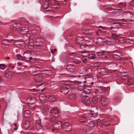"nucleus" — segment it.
Instances as JSON below:
<instances>
[{
    "label": "nucleus",
    "mask_w": 134,
    "mask_h": 134,
    "mask_svg": "<svg viewBox=\"0 0 134 134\" xmlns=\"http://www.w3.org/2000/svg\"><path fill=\"white\" fill-rule=\"evenodd\" d=\"M71 85L70 84H63L60 87V92L65 94L68 93L71 89L70 87Z\"/></svg>",
    "instance_id": "obj_1"
},
{
    "label": "nucleus",
    "mask_w": 134,
    "mask_h": 134,
    "mask_svg": "<svg viewBox=\"0 0 134 134\" xmlns=\"http://www.w3.org/2000/svg\"><path fill=\"white\" fill-rule=\"evenodd\" d=\"M80 98L81 99L82 102L85 105H90L91 103L90 97L82 94L81 95Z\"/></svg>",
    "instance_id": "obj_2"
},
{
    "label": "nucleus",
    "mask_w": 134,
    "mask_h": 134,
    "mask_svg": "<svg viewBox=\"0 0 134 134\" xmlns=\"http://www.w3.org/2000/svg\"><path fill=\"white\" fill-rule=\"evenodd\" d=\"M15 44L17 45L16 46L19 48H24L26 45V44L23 41H18L15 42L14 43Z\"/></svg>",
    "instance_id": "obj_3"
},
{
    "label": "nucleus",
    "mask_w": 134,
    "mask_h": 134,
    "mask_svg": "<svg viewBox=\"0 0 134 134\" xmlns=\"http://www.w3.org/2000/svg\"><path fill=\"white\" fill-rule=\"evenodd\" d=\"M62 128L65 131H70L71 130V126L68 123H65L62 125Z\"/></svg>",
    "instance_id": "obj_4"
},
{
    "label": "nucleus",
    "mask_w": 134,
    "mask_h": 134,
    "mask_svg": "<svg viewBox=\"0 0 134 134\" xmlns=\"http://www.w3.org/2000/svg\"><path fill=\"white\" fill-rule=\"evenodd\" d=\"M42 75L41 73L37 74L34 77V79L35 81L38 83L41 82L43 79Z\"/></svg>",
    "instance_id": "obj_5"
},
{
    "label": "nucleus",
    "mask_w": 134,
    "mask_h": 134,
    "mask_svg": "<svg viewBox=\"0 0 134 134\" xmlns=\"http://www.w3.org/2000/svg\"><path fill=\"white\" fill-rule=\"evenodd\" d=\"M59 113V110L57 107L52 108L51 109L50 113L53 116H55L54 115H55L56 117H57L58 116Z\"/></svg>",
    "instance_id": "obj_6"
},
{
    "label": "nucleus",
    "mask_w": 134,
    "mask_h": 134,
    "mask_svg": "<svg viewBox=\"0 0 134 134\" xmlns=\"http://www.w3.org/2000/svg\"><path fill=\"white\" fill-rule=\"evenodd\" d=\"M76 69L75 66L74 65H69L66 67V70L69 72H73Z\"/></svg>",
    "instance_id": "obj_7"
},
{
    "label": "nucleus",
    "mask_w": 134,
    "mask_h": 134,
    "mask_svg": "<svg viewBox=\"0 0 134 134\" xmlns=\"http://www.w3.org/2000/svg\"><path fill=\"white\" fill-rule=\"evenodd\" d=\"M101 103L102 105L105 108L107 106L108 101L107 99L103 96H101L100 97Z\"/></svg>",
    "instance_id": "obj_8"
},
{
    "label": "nucleus",
    "mask_w": 134,
    "mask_h": 134,
    "mask_svg": "<svg viewBox=\"0 0 134 134\" xmlns=\"http://www.w3.org/2000/svg\"><path fill=\"white\" fill-rule=\"evenodd\" d=\"M98 31L101 33L100 34L101 35V37H100L104 41V42H105L108 37L106 36V31H104L100 29L98 30Z\"/></svg>",
    "instance_id": "obj_9"
},
{
    "label": "nucleus",
    "mask_w": 134,
    "mask_h": 134,
    "mask_svg": "<svg viewBox=\"0 0 134 134\" xmlns=\"http://www.w3.org/2000/svg\"><path fill=\"white\" fill-rule=\"evenodd\" d=\"M115 51H111V55L112 58L115 59L119 60L120 59L121 57L119 55L116 54Z\"/></svg>",
    "instance_id": "obj_10"
},
{
    "label": "nucleus",
    "mask_w": 134,
    "mask_h": 134,
    "mask_svg": "<svg viewBox=\"0 0 134 134\" xmlns=\"http://www.w3.org/2000/svg\"><path fill=\"white\" fill-rule=\"evenodd\" d=\"M124 15L126 18L128 19L132 18L133 16L132 13L130 12H124Z\"/></svg>",
    "instance_id": "obj_11"
},
{
    "label": "nucleus",
    "mask_w": 134,
    "mask_h": 134,
    "mask_svg": "<svg viewBox=\"0 0 134 134\" xmlns=\"http://www.w3.org/2000/svg\"><path fill=\"white\" fill-rule=\"evenodd\" d=\"M50 5L51 7L53 8H57L59 6V3L55 0H52L50 2Z\"/></svg>",
    "instance_id": "obj_12"
},
{
    "label": "nucleus",
    "mask_w": 134,
    "mask_h": 134,
    "mask_svg": "<svg viewBox=\"0 0 134 134\" xmlns=\"http://www.w3.org/2000/svg\"><path fill=\"white\" fill-rule=\"evenodd\" d=\"M114 40L111 37L108 38V37L105 42L108 44L112 45L114 43Z\"/></svg>",
    "instance_id": "obj_13"
},
{
    "label": "nucleus",
    "mask_w": 134,
    "mask_h": 134,
    "mask_svg": "<svg viewBox=\"0 0 134 134\" xmlns=\"http://www.w3.org/2000/svg\"><path fill=\"white\" fill-rule=\"evenodd\" d=\"M103 92L102 89L100 87H98L94 90L93 91V92L96 94V96H99L98 94L102 93Z\"/></svg>",
    "instance_id": "obj_14"
},
{
    "label": "nucleus",
    "mask_w": 134,
    "mask_h": 134,
    "mask_svg": "<svg viewBox=\"0 0 134 134\" xmlns=\"http://www.w3.org/2000/svg\"><path fill=\"white\" fill-rule=\"evenodd\" d=\"M83 42V38L82 37H80L79 36L77 37L76 43L77 44H81Z\"/></svg>",
    "instance_id": "obj_15"
},
{
    "label": "nucleus",
    "mask_w": 134,
    "mask_h": 134,
    "mask_svg": "<svg viewBox=\"0 0 134 134\" xmlns=\"http://www.w3.org/2000/svg\"><path fill=\"white\" fill-rule=\"evenodd\" d=\"M62 125L60 121H58L53 125V126L55 127L57 129H60L62 127Z\"/></svg>",
    "instance_id": "obj_16"
},
{
    "label": "nucleus",
    "mask_w": 134,
    "mask_h": 134,
    "mask_svg": "<svg viewBox=\"0 0 134 134\" xmlns=\"http://www.w3.org/2000/svg\"><path fill=\"white\" fill-rule=\"evenodd\" d=\"M27 101L29 102L28 103L31 105H33L36 102V99L34 97L28 98L27 99Z\"/></svg>",
    "instance_id": "obj_17"
},
{
    "label": "nucleus",
    "mask_w": 134,
    "mask_h": 134,
    "mask_svg": "<svg viewBox=\"0 0 134 134\" xmlns=\"http://www.w3.org/2000/svg\"><path fill=\"white\" fill-rule=\"evenodd\" d=\"M92 90L91 87H88L86 85L85 88H84L83 92L85 94H88L91 92V91Z\"/></svg>",
    "instance_id": "obj_18"
},
{
    "label": "nucleus",
    "mask_w": 134,
    "mask_h": 134,
    "mask_svg": "<svg viewBox=\"0 0 134 134\" xmlns=\"http://www.w3.org/2000/svg\"><path fill=\"white\" fill-rule=\"evenodd\" d=\"M22 25L20 23H16L13 25V29L15 31H18Z\"/></svg>",
    "instance_id": "obj_19"
},
{
    "label": "nucleus",
    "mask_w": 134,
    "mask_h": 134,
    "mask_svg": "<svg viewBox=\"0 0 134 134\" xmlns=\"http://www.w3.org/2000/svg\"><path fill=\"white\" fill-rule=\"evenodd\" d=\"M28 47L29 49H34V44L33 42V40L32 39H29V41Z\"/></svg>",
    "instance_id": "obj_20"
},
{
    "label": "nucleus",
    "mask_w": 134,
    "mask_h": 134,
    "mask_svg": "<svg viewBox=\"0 0 134 134\" xmlns=\"http://www.w3.org/2000/svg\"><path fill=\"white\" fill-rule=\"evenodd\" d=\"M86 85H84L83 84L80 83L78 85L77 89L79 91H84V88L85 87Z\"/></svg>",
    "instance_id": "obj_21"
},
{
    "label": "nucleus",
    "mask_w": 134,
    "mask_h": 134,
    "mask_svg": "<svg viewBox=\"0 0 134 134\" xmlns=\"http://www.w3.org/2000/svg\"><path fill=\"white\" fill-rule=\"evenodd\" d=\"M29 31V29L27 27H23L20 30V32L22 34H26Z\"/></svg>",
    "instance_id": "obj_22"
},
{
    "label": "nucleus",
    "mask_w": 134,
    "mask_h": 134,
    "mask_svg": "<svg viewBox=\"0 0 134 134\" xmlns=\"http://www.w3.org/2000/svg\"><path fill=\"white\" fill-rule=\"evenodd\" d=\"M86 120V118L84 116L81 115L79 118V121L81 123L85 122Z\"/></svg>",
    "instance_id": "obj_23"
},
{
    "label": "nucleus",
    "mask_w": 134,
    "mask_h": 134,
    "mask_svg": "<svg viewBox=\"0 0 134 134\" xmlns=\"http://www.w3.org/2000/svg\"><path fill=\"white\" fill-rule=\"evenodd\" d=\"M49 108V106H46L44 105L41 107V109L43 110V112H44L46 114V113L47 112V110H48Z\"/></svg>",
    "instance_id": "obj_24"
},
{
    "label": "nucleus",
    "mask_w": 134,
    "mask_h": 134,
    "mask_svg": "<svg viewBox=\"0 0 134 134\" xmlns=\"http://www.w3.org/2000/svg\"><path fill=\"white\" fill-rule=\"evenodd\" d=\"M118 43L121 45H124L125 44V39L124 37H122L119 38Z\"/></svg>",
    "instance_id": "obj_25"
},
{
    "label": "nucleus",
    "mask_w": 134,
    "mask_h": 134,
    "mask_svg": "<svg viewBox=\"0 0 134 134\" xmlns=\"http://www.w3.org/2000/svg\"><path fill=\"white\" fill-rule=\"evenodd\" d=\"M48 99L49 101L50 102H54L57 99L56 97L53 95L49 96Z\"/></svg>",
    "instance_id": "obj_26"
},
{
    "label": "nucleus",
    "mask_w": 134,
    "mask_h": 134,
    "mask_svg": "<svg viewBox=\"0 0 134 134\" xmlns=\"http://www.w3.org/2000/svg\"><path fill=\"white\" fill-rule=\"evenodd\" d=\"M125 43L129 44H133L134 43V40L130 38L125 39Z\"/></svg>",
    "instance_id": "obj_27"
},
{
    "label": "nucleus",
    "mask_w": 134,
    "mask_h": 134,
    "mask_svg": "<svg viewBox=\"0 0 134 134\" xmlns=\"http://www.w3.org/2000/svg\"><path fill=\"white\" fill-rule=\"evenodd\" d=\"M102 124L104 125L105 126H108L110 124V122L108 121L107 120H105L104 119L102 120Z\"/></svg>",
    "instance_id": "obj_28"
},
{
    "label": "nucleus",
    "mask_w": 134,
    "mask_h": 134,
    "mask_svg": "<svg viewBox=\"0 0 134 134\" xmlns=\"http://www.w3.org/2000/svg\"><path fill=\"white\" fill-rule=\"evenodd\" d=\"M110 55H111V51L110 52L105 51L103 56L104 57L105 59H107L110 57Z\"/></svg>",
    "instance_id": "obj_29"
},
{
    "label": "nucleus",
    "mask_w": 134,
    "mask_h": 134,
    "mask_svg": "<svg viewBox=\"0 0 134 134\" xmlns=\"http://www.w3.org/2000/svg\"><path fill=\"white\" fill-rule=\"evenodd\" d=\"M95 124L94 121H91L89 122L88 124V126L90 128V129H92L95 126Z\"/></svg>",
    "instance_id": "obj_30"
},
{
    "label": "nucleus",
    "mask_w": 134,
    "mask_h": 134,
    "mask_svg": "<svg viewBox=\"0 0 134 134\" xmlns=\"http://www.w3.org/2000/svg\"><path fill=\"white\" fill-rule=\"evenodd\" d=\"M30 125V122L27 120L26 121L24 125V128L26 130L28 129Z\"/></svg>",
    "instance_id": "obj_31"
},
{
    "label": "nucleus",
    "mask_w": 134,
    "mask_h": 134,
    "mask_svg": "<svg viewBox=\"0 0 134 134\" xmlns=\"http://www.w3.org/2000/svg\"><path fill=\"white\" fill-rule=\"evenodd\" d=\"M35 125L37 130L42 128V126L41 125V123L40 121H38V122L36 123Z\"/></svg>",
    "instance_id": "obj_32"
},
{
    "label": "nucleus",
    "mask_w": 134,
    "mask_h": 134,
    "mask_svg": "<svg viewBox=\"0 0 134 134\" xmlns=\"http://www.w3.org/2000/svg\"><path fill=\"white\" fill-rule=\"evenodd\" d=\"M94 39L93 38H88V40H86V43L88 44V45H91L92 44L93 42Z\"/></svg>",
    "instance_id": "obj_33"
},
{
    "label": "nucleus",
    "mask_w": 134,
    "mask_h": 134,
    "mask_svg": "<svg viewBox=\"0 0 134 134\" xmlns=\"http://www.w3.org/2000/svg\"><path fill=\"white\" fill-rule=\"evenodd\" d=\"M31 68L32 69V70L34 71H36L39 70H40V68L37 66L33 65L31 66Z\"/></svg>",
    "instance_id": "obj_34"
},
{
    "label": "nucleus",
    "mask_w": 134,
    "mask_h": 134,
    "mask_svg": "<svg viewBox=\"0 0 134 134\" xmlns=\"http://www.w3.org/2000/svg\"><path fill=\"white\" fill-rule=\"evenodd\" d=\"M97 116V114L94 113V112L93 111L91 113H89L88 114V116L89 117H93L94 118H95Z\"/></svg>",
    "instance_id": "obj_35"
},
{
    "label": "nucleus",
    "mask_w": 134,
    "mask_h": 134,
    "mask_svg": "<svg viewBox=\"0 0 134 134\" xmlns=\"http://www.w3.org/2000/svg\"><path fill=\"white\" fill-rule=\"evenodd\" d=\"M51 73V71L49 70H46L43 71V72L41 73L42 74H45L48 75Z\"/></svg>",
    "instance_id": "obj_36"
},
{
    "label": "nucleus",
    "mask_w": 134,
    "mask_h": 134,
    "mask_svg": "<svg viewBox=\"0 0 134 134\" xmlns=\"http://www.w3.org/2000/svg\"><path fill=\"white\" fill-rule=\"evenodd\" d=\"M24 116L26 118L30 117V111L29 110L25 111L24 113Z\"/></svg>",
    "instance_id": "obj_37"
},
{
    "label": "nucleus",
    "mask_w": 134,
    "mask_h": 134,
    "mask_svg": "<svg viewBox=\"0 0 134 134\" xmlns=\"http://www.w3.org/2000/svg\"><path fill=\"white\" fill-rule=\"evenodd\" d=\"M127 84L128 85L134 84V80L133 79H129L127 81Z\"/></svg>",
    "instance_id": "obj_38"
},
{
    "label": "nucleus",
    "mask_w": 134,
    "mask_h": 134,
    "mask_svg": "<svg viewBox=\"0 0 134 134\" xmlns=\"http://www.w3.org/2000/svg\"><path fill=\"white\" fill-rule=\"evenodd\" d=\"M49 0H48L46 1V2L44 3L43 5V8L45 9H47L48 7L49 6V3L48 2V1Z\"/></svg>",
    "instance_id": "obj_39"
},
{
    "label": "nucleus",
    "mask_w": 134,
    "mask_h": 134,
    "mask_svg": "<svg viewBox=\"0 0 134 134\" xmlns=\"http://www.w3.org/2000/svg\"><path fill=\"white\" fill-rule=\"evenodd\" d=\"M122 24H123V23L119 22H116L113 23L112 24V25L113 27H118L119 26H121L122 25Z\"/></svg>",
    "instance_id": "obj_40"
},
{
    "label": "nucleus",
    "mask_w": 134,
    "mask_h": 134,
    "mask_svg": "<svg viewBox=\"0 0 134 134\" xmlns=\"http://www.w3.org/2000/svg\"><path fill=\"white\" fill-rule=\"evenodd\" d=\"M100 72H99V74L101 75L106 74L107 73L105 70L103 69H100Z\"/></svg>",
    "instance_id": "obj_41"
},
{
    "label": "nucleus",
    "mask_w": 134,
    "mask_h": 134,
    "mask_svg": "<svg viewBox=\"0 0 134 134\" xmlns=\"http://www.w3.org/2000/svg\"><path fill=\"white\" fill-rule=\"evenodd\" d=\"M118 7L121 8H123L126 6V5L125 3L120 2L118 4Z\"/></svg>",
    "instance_id": "obj_42"
},
{
    "label": "nucleus",
    "mask_w": 134,
    "mask_h": 134,
    "mask_svg": "<svg viewBox=\"0 0 134 134\" xmlns=\"http://www.w3.org/2000/svg\"><path fill=\"white\" fill-rule=\"evenodd\" d=\"M98 97L96 96L93 98L92 99L93 103L94 104H96L98 101Z\"/></svg>",
    "instance_id": "obj_43"
},
{
    "label": "nucleus",
    "mask_w": 134,
    "mask_h": 134,
    "mask_svg": "<svg viewBox=\"0 0 134 134\" xmlns=\"http://www.w3.org/2000/svg\"><path fill=\"white\" fill-rule=\"evenodd\" d=\"M46 98V96L44 94H41L39 96L40 99L41 101H43V100H45Z\"/></svg>",
    "instance_id": "obj_44"
},
{
    "label": "nucleus",
    "mask_w": 134,
    "mask_h": 134,
    "mask_svg": "<svg viewBox=\"0 0 134 134\" xmlns=\"http://www.w3.org/2000/svg\"><path fill=\"white\" fill-rule=\"evenodd\" d=\"M27 59H27L26 61L30 62L31 63L34 62L36 60L35 58H33L31 57H30L29 58Z\"/></svg>",
    "instance_id": "obj_45"
},
{
    "label": "nucleus",
    "mask_w": 134,
    "mask_h": 134,
    "mask_svg": "<svg viewBox=\"0 0 134 134\" xmlns=\"http://www.w3.org/2000/svg\"><path fill=\"white\" fill-rule=\"evenodd\" d=\"M53 116V117L51 118L50 119V121L51 122H54L57 121V117H56V116Z\"/></svg>",
    "instance_id": "obj_46"
},
{
    "label": "nucleus",
    "mask_w": 134,
    "mask_h": 134,
    "mask_svg": "<svg viewBox=\"0 0 134 134\" xmlns=\"http://www.w3.org/2000/svg\"><path fill=\"white\" fill-rule=\"evenodd\" d=\"M78 59L75 58L74 59V62L75 64H79L80 63V59L79 58H78Z\"/></svg>",
    "instance_id": "obj_47"
},
{
    "label": "nucleus",
    "mask_w": 134,
    "mask_h": 134,
    "mask_svg": "<svg viewBox=\"0 0 134 134\" xmlns=\"http://www.w3.org/2000/svg\"><path fill=\"white\" fill-rule=\"evenodd\" d=\"M120 28L119 27H112L110 28V29L112 30L114 32H116L118 31V30Z\"/></svg>",
    "instance_id": "obj_48"
},
{
    "label": "nucleus",
    "mask_w": 134,
    "mask_h": 134,
    "mask_svg": "<svg viewBox=\"0 0 134 134\" xmlns=\"http://www.w3.org/2000/svg\"><path fill=\"white\" fill-rule=\"evenodd\" d=\"M27 104H28L29 108L31 109L34 110L35 109V105H34V104L33 105H31L30 104H29V103H27Z\"/></svg>",
    "instance_id": "obj_49"
},
{
    "label": "nucleus",
    "mask_w": 134,
    "mask_h": 134,
    "mask_svg": "<svg viewBox=\"0 0 134 134\" xmlns=\"http://www.w3.org/2000/svg\"><path fill=\"white\" fill-rule=\"evenodd\" d=\"M111 36L114 39H115L116 40H117L119 38V36L116 35L115 34H111Z\"/></svg>",
    "instance_id": "obj_50"
},
{
    "label": "nucleus",
    "mask_w": 134,
    "mask_h": 134,
    "mask_svg": "<svg viewBox=\"0 0 134 134\" xmlns=\"http://www.w3.org/2000/svg\"><path fill=\"white\" fill-rule=\"evenodd\" d=\"M70 99H74L76 98V96L74 94H71L69 97Z\"/></svg>",
    "instance_id": "obj_51"
},
{
    "label": "nucleus",
    "mask_w": 134,
    "mask_h": 134,
    "mask_svg": "<svg viewBox=\"0 0 134 134\" xmlns=\"http://www.w3.org/2000/svg\"><path fill=\"white\" fill-rule=\"evenodd\" d=\"M5 76L8 79H10L11 77V74L9 73H6L5 74Z\"/></svg>",
    "instance_id": "obj_52"
},
{
    "label": "nucleus",
    "mask_w": 134,
    "mask_h": 134,
    "mask_svg": "<svg viewBox=\"0 0 134 134\" xmlns=\"http://www.w3.org/2000/svg\"><path fill=\"white\" fill-rule=\"evenodd\" d=\"M105 51H102L100 52H97L96 53L98 56H100L101 55H103V56Z\"/></svg>",
    "instance_id": "obj_53"
},
{
    "label": "nucleus",
    "mask_w": 134,
    "mask_h": 134,
    "mask_svg": "<svg viewBox=\"0 0 134 134\" xmlns=\"http://www.w3.org/2000/svg\"><path fill=\"white\" fill-rule=\"evenodd\" d=\"M82 32L84 35H87L89 34V31L88 30H82Z\"/></svg>",
    "instance_id": "obj_54"
},
{
    "label": "nucleus",
    "mask_w": 134,
    "mask_h": 134,
    "mask_svg": "<svg viewBox=\"0 0 134 134\" xmlns=\"http://www.w3.org/2000/svg\"><path fill=\"white\" fill-rule=\"evenodd\" d=\"M26 34V37H27L28 38V39H27V40H28V41H29V39H32L31 38H30L31 35L29 33H27Z\"/></svg>",
    "instance_id": "obj_55"
},
{
    "label": "nucleus",
    "mask_w": 134,
    "mask_h": 134,
    "mask_svg": "<svg viewBox=\"0 0 134 134\" xmlns=\"http://www.w3.org/2000/svg\"><path fill=\"white\" fill-rule=\"evenodd\" d=\"M102 120H100L99 119H98L97 120L96 122V124L98 126L99 124H102Z\"/></svg>",
    "instance_id": "obj_56"
},
{
    "label": "nucleus",
    "mask_w": 134,
    "mask_h": 134,
    "mask_svg": "<svg viewBox=\"0 0 134 134\" xmlns=\"http://www.w3.org/2000/svg\"><path fill=\"white\" fill-rule=\"evenodd\" d=\"M85 54H83V55H82V56L85 57H87L90 55V54L89 53L88 51H87V52H86L85 53Z\"/></svg>",
    "instance_id": "obj_57"
},
{
    "label": "nucleus",
    "mask_w": 134,
    "mask_h": 134,
    "mask_svg": "<svg viewBox=\"0 0 134 134\" xmlns=\"http://www.w3.org/2000/svg\"><path fill=\"white\" fill-rule=\"evenodd\" d=\"M6 65L4 64H0V68L2 69H4L6 68Z\"/></svg>",
    "instance_id": "obj_58"
},
{
    "label": "nucleus",
    "mask_w": 134,
    "mask_h": 134,
    "mask_svg": "<svg viewBox=\"0 0 134 134\" xmlns=\"http://www.w3.org/2000/svg\"><path fill=\"white\" fill-rule=\"evenodd\" d=\"M86 44H82L80 46V48L81 49H84L86 48Z\"/></svg>",
    "instance_id": "obj_59"
},
{
    "label": "nucleus",
    "mask_w": 134,
    "mask_h": 134,
    "mask_svg": "<svg viewBox=\"0 0 134 134\" xmlns=\"http://www.w3.org/2000/svg\"><path fill=\"white\" fill-rule=\"evenodd\" d=\"M20 60H22L23 61L25 60V61H26L27 59L25 57H22V58H20L19 59H18Z\"/></svg>",
    "instance_id": "obj_60"
},
{
    "label": "nucleus",
    "mask_w": 134,
    "mask_h": 134,
    "mask_svg": "<svg viewBox=\"0 0 134 134\" xmlns=\"http://www.w3.org/2000/svg\"><path fill=\"white\" fill-rule=\"evenodd\" d=\"M97 40L98 42H104V41L100 37H99L97 38Z\"/></svg>",
    "instance_id": "obj_61"
},
{
    "label": "nucleus",
    "mask_w": 134,
    "mask_h": 134,
    "mask_svg": "<svg viewBox=\"0 0 134 134\" xmlns=\"http://www.w3.org/2000/svg\"><path fill=\"white\" fill-rule=\"evenodd\" d=\"M36 42L40 43L41 42V41L39 38H37L36 40Z\"/></svg>",
    "instance_id": "obj_62"
},
{
    "label": "nucleus",
    "mask_w": 134,
    "mask_h": 134,
    "mask_svg": "<svg viewBox=\"0 0 134 134\" xmlns=\"http://www.w3.org/2000/svg\"><path fill=\"white\" fill-rule=\"evenodd\" d=\"M87 59L86 58H83L82 59L83 62L85 64L87 62Z\"/></svg>",
    "instance_id": "obj_63"
},
{
    "label": "nucleus",
    "mask_w": 134,
    "mask_h": 134,
    "mask_svg": "<svg viewBox=\"0 0 134 134\" xmlns=\"http://www.w3.org/2000/svg\"><path fill=\"white\" fill-rule=\"evenodd\" d=\"M130 5L132 6H134V1H132L130 3Z\"/></svg>",
    "instance_id": "obj_64"
}]
</instances>
